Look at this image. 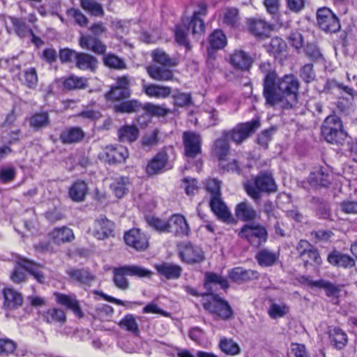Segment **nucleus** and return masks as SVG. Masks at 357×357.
Segmentation results:
<instances>
[{
	"instance_id": "obj_1",
	"label": "nucleus",
	"mask_w": 357,
	"mask_h": 357,
	"mask_svg": "<svg viewBox=\"0 0 357 357\" xmlns=\"http://www.w3.org/2000/svg\"><path fill=\"white\" fill-rule=\"evenodd\" d=\"M300 86V81L294 74H286L281 77L277 76L272 88L263 95L265 105L273 108H293L298 102Z\"/></svg>"
},
{
	"instance_id": "obj_2",
	"label": "nucleus",
	"mask_w": 357,
	"mask_h": 357,
	"mask_svg": "<svg viewBox=\"0 0 357 357\" xmlns=\"http://www.w3.org/2000/svg\"><path fill=\"white\" fill-rule=\"evenodd\" d=\"M342 127V121L337 116H328L321 127V132L326 141L331 144H343L347 134Z\"/></svg>"
},
{
	"instance_id": "obj_3",
	"label": "nucleus",
	"mask_w": 357,
	"mask_h": 357,
	"mask_svg": "<svg viewBox=\"0 0 357 357\" xmlns=\"http://www.w3.org/2000/svg\"><path fill=\"white\" fill-rule=\"evenodd\" d=\"M245 188L250 197L258 200L261 198V192H273L277 188L271 174L261 173L255 178L253 183L246 184Z\"/></svg>"
},
{
	"instance_id": "obj_4",
	"label": "nucleus",
	"mask_w": 357,
	"mask_h": 357,
	"mask_svg": "<svg viewBox=\"0 0 357 357\" xmlns=\"http://www.w3.org/2000/svg\"><path fill=\"white\" fill-rule=\"evenodd\" d=\"M203 307L211 314L222 320L234 317V312L229 303L218 294H212L211 300L203 303Z\"/></svg>"
},
{
	"instance_id": "obj_5",
	"label": "nucleus",
	"mask_w": 357,
	"mask_h": 357,
	"mask_svg": "<svg viewBox=\"0 0 357 357\" xmlns=\"http://www.w3.org/2000/svg\"><path fill=\"white\" fill-rule=\"evenodd\" d=\"M238 235L245 238L254 247L259 248L267 241L268 231L260 224H247L241 229Z\"/></svg>"
},
{
	"instance_id": "obj_6",
	"label": "nucleus",
	"mask_w": 357,
	"mask_h": 357,
	"mask_svg": "<svg viewBox=\"0 0 357 357\" xmlns=\"http://www.w3.org/2000/svg\"><path fill=\"white\" fill-rule=\"evenodd\" d=\"M259 121L258 119H252L244 123L237 125L232 130L229 131H223L224 136H227L229 139H231L234 142L237 144L242 143L252 133L259 127Z\"/></svg>"
},
{
	"instance_id": "obj_7",
	"label": "nucleus",
	"mask_w": 357,
	"mask_h": 357,
	"mask_svg": "<svg viewBox=\"0 0 357 357\" xmlns=\"http://www.w3.org/2000/svg\"><path fill=\"white\" fill-rule=\"evenodd\" d=\"M296 250L305 268L309 265L319 266L321 264L322 260L317 249L308 241L301 240L296 246Z\"/></svg>"
},
{
	"instance_id": "obj_8",
	"label": "nucleus",
	"mask_w": 357,
	"mask_h": 357,
	"mask_svg": "<svg viewBox=\"0 0 357 357\" xmlns=\"http://www.w3.org/2000/svg\"><path fill=\"white\" fill-rule=\"evenodd\" d=\"M114 228L115 225L112 221L105 215H100L94 220L89 232L97 240L104 241L114 236Z\"/></svg>"
},
{
	"instance_id": "obj_9",
	"label": "nucleus",
	"mask_w": 357,
	"mask_h": 357,
	"mask_svg": "<svg viewBox=\"0 0 357 357\" xmlns=\"http://www.w3.org/2000/svg\"><path fill=\"white\" fill-rule=\"evenodd\" d=\"M317 20L320 29L326 32L336 33L340 29L338 18L328 8L323 7L318 9Z\"/></svg>"
},
{
	"instance_id": "obj_10",
	"label": "nucleus",
	"mask_w": 357,
	"mask_h": 357,
	"mask_svg": "<svg viewBox=\"0 0 357 357\" xmlns=\"http://www.w3.org/2000/svg\"><path fill=\"white\" fill-rule=\"evenodd\" d=\"M183 142L185 155L188 158H195L202 153V137L199 134L187 131L183 134Z\"/></svg>"
},
{
	"instance_id": "obj_11",
	"label": "nucleus",
	"mask_w": 357,
	"mask_h": 357,
	"mask_svg": "<svg viewBox=\"0 0 357 357\" xmlns=\"http://www.w3.org/2000/svg\"><path fill=\"white\" fill-rule=\"evenodd\" d=\"M129 156L127 148L123 146H107L99 157L109 164L124 162Z\"/></svg>"
},
{
	"instance_id": "obj_12",
	"label": "nucleus",
	"mask_w": 357,
	"mask_h": 357,
	"mask_svg": "<svg viewBox=\"0 0 357 357\" xmlns=\"http://www.w3.org/2000/svg\"><path fill=\"white\" fill-rule=\"evenodd\" d=\"M178 254L182 261L188 264L199 263L204 259L202 250L190 243H182L178 245Z\"/></svg>"
},
{
	"instance_id": "obj_13",
	"label": "nucleus",
	"mask_w": 357,
	"mask_h": 357,
	"mask_svg": "<svg viewBox=\"0 0 357 357\" xmlns=\"http://www.w3.org/2000/svg\"><path fill=\"white\" fill-rule=\"evenodd\" d=\"M167 232L183 237L189 235L190 229L184 216L174 214L168 220Z\"/></svg>"
},
{
	"instance_id": "obj_14",
	"label": "nucleus",
	"mask_w": 357,
	"mask_h": 357,
	"mask_svg": "<svg viewBox=\"0 0 357 357\" xmlns=\"http://www.w3.org/2000/svg\"><path fill=\"white\" fill-rule=\"evenodd\" d=\"M126 243L137 251L146 250L149 246L146 236L138 229H132L124 234Z\"/></svg>"
},
{
	"instance_id": "obj_15",
	"label": "nucleus",
	"mask_w": 357,
	"mask_h": 357,
	"mask_svg": "<svg viewBox=\"0 0 357 357\" xmlns=\"http://www.w3.org/2000/svg\"><path fill=\"white\" fill-rule=\"evenodd\" d=\"M54 295L57 303L72 310L78 317H83L84 314L79 306V303L75 295H66L59 292H55Z\"/></svg>"
},
{
	"instance_id": "obj_16",
	"label": "nucleus",
	"mask_w": 357,
	"mask_h": 357,
	"mask_svg": "<svg viewBox=\"0 0 357 357\" xmlns=\"http://www.w3.org/2000/svg\"><path fill=\"white\" fill-rule=\"evenodd\" d=\"M49 236L58 245L70 243L75 239L73 231L66 226L54 228L50 232Z\"/></svg>"
},
{
	"instance_id": "obj_17",
	"label": "nucleus",
	"mask_w": 357,
	"mask_h": 357,
	"mask_svg": "<svg viewBox=\"0 0 357 357\" xmlns=\"http://www.w3.org/2000/svg\"><path fill=\"white\" fill-rule=\"evenodd\" d=\"M231 65L237 70L248 71L252 66L253 59L250 55L243 50L235 51L230 57Z\"/></svg>"
},
{
	"instance_id": "obj_18",
	"label": "nucleus",
	"mask_w": 357,
	"mask_h": 357,
	"mask_svg": "<svg viewBox=\"0 0 357 357\" xmlns=\"http://www.w3.org/2000/svg\"><path fill=\"white\" fill-rule=\"evenodd\" d=\"M85 137V133L79 127L66 128L61 131L59 139L63 144H72L80 142Z\"/></svg>"
},
{
	"instance_id": "obj_19",
	"label": "nucleus",
	"mask_w": 357,
	"mask_h": 357,
	"mask_svg": "<svg viewBox=\"0 0 357 357\" xmlns=\"http://www.w3.org/2000/svg\"><path fill=\"white\" fill-rule=\"evenodd\" d=\"M155 267L158 274L167 280H176L181 275L182 268L175 264L162 262L156 264Z\"/></svg>"
},
{
	"instance_id": "obj_20",
	"label": "nucleus",
	"mask_w": 357,
	"mask_h": 357,
	"mask_svg": "<svg viewBox=\"0 0 357 357\" xmlns=\"http://www.w3.org/2000/svg\"><path fill=\"white\" fill-rule=\"evenodd\" d=\"M230 150L229 139L227 136H224L222 132L220 138L217 139L214 142V153L220 161V167L225 168V162Z\"/></svg>"
},
{
	"instance_id": "obj_21",
	"label": "nucleus",
	"mask_w": 357,
	"mask_h": 357,
	"mask_svg": "<svg viewBox=\"0 0 357 357\" xmlns=\"http://www.w3.org/2000/svg\"><path fill=\"white\" fill-rule=\"evenodd\" d=\"M79 45L82 48L92 51L97 54H103L107 50V46L101 40L89 35L80 37Z\"/></svg>"
},
{
	"instance_id": "obj_22",
	"label": "nucleus",
	"mask_w": 357,
	"mask_h": 357,
	"mask_svg": "<svg viewBox=\"0 0 357 357\" xmlns=\"http://www.w3.org/2000/svg\"><path fill=\"white\" fill-rule=\"evenodd\" d=\"M98 63V59L95 56L85 52H78L75 61V66L78 69L91 72L96 70Z\"/></svg>"
},
{
	"instance_id": "obj_23",
	"label": "nucleus",
	"mask_w": 357,
	"mask_h": 357,
	"mask_svg": "<svg viewBox=\"0 0 357 357\" xmlns=\"http://www.w3.org/2000/svg\"><path fill=\"white\" fill-rule=\"evenodd\" d=\"M328 334L331 344L337 349H342L348 342L347 333L336 326L328 328Z\"/></svg>"
},
{
	"instance_id": "obj_24",
	"label": "nucleus",
	"mask_w": 357,
	"mask_h": 357,
	"mask_svg": "<svg viewBox=\"0 0 357 357\" xmlns=\"http://www.w3.org/2000/svg\"><path fill=\"white\" fill-rule=\"evenodd\" d=\"M199 10L194 13L192 19L189 22V28H192V34L194 36L202 34L205 27L204 21L199 15L206 14L207 6L205 3L202 2L199 4Z\"/></svg>"
},
{
	"instance_id": "obj_25",
	"label": "nucleus",
	"mask_w": 357,
	"mask_h": 357,
	"mask_svg": "<svg viewBox=\"0 0 357 357\" xmlns=\"http://www.w3.org/2000/svg\"><path fill=\"white\" fill-rule=\"evenodd\" d=\"M167 67V66L152 65L146 68V72L153 79L156 81H170L174 79V73L172 70Z\"/></svg>"
},
{
	"instance_id": "obj_26",
	"label": "nucleus",
	"mask_w": 357,
	"mask_h": 357,
	"mask_svg": "<svg viewBox=\"0 0 357 357\" xmlns=\"http://www.w3.org/2000/svg\"><path fill=\"white\" fill-rule=\"evenodd\" d=\"M210 207L212 211L225 222H230L231 215L225 203L220 199V196L212 197L210 201Z\"/></svg>"
},
{
	"instance_id": "obj_27",
	"label": "nucleus",
	"mask_w": 357,
	"mask_h": 357,
	"mask_svg": "<svg viewBox=\"0 0 357 357\" xmlns=\"http://www.w3.org/2000/svg\"><path fill=\"white\" fill-rule=\"evenodd\" d=\"M235 213L239 220L245 222L253 221L258 217L257 211L247 202H243L237 204Z\"/></svg>"
},
{
	"instance_id": "obj_28",
	"label": "nucleus",
	"mask_w": 357,
	"mask_h": 357,
	"mask_svg": "<svg viewBox=\"0 0 357 357\" xmlns=\"http://www.w3.org/2000/svg\"><path fill=\"white\" fill-rule=\"evenodd\" d=\"M228 276L234 282H241L257 278L258 272L236 267L229 271Z\"/></svg>"
},
{
	"instance_id": "obj_29",
	"label": "nucleus",
	"mask_w": 357,
	"mask_h": 357,
	"mask_svg": "<svg viewBox=\"0 0 357 357\" xmlns=\"http://www.w3.org/2000/svg\"><path fill=\"white\" fill-rule=\"evenodd\" d=\"M327 259L331 265L338 267L347 268L355 265V261L351 257L337 251L330 253Z\"/></svg>"
},
{
	"instance_id": "obj_30",
	"label": "nucleus",
	"mask_w": 357,
	"mask_h": 357,
	"mask_svg": "<svg viewBox=\"0 0 357 357\" xmlns=\"http://www.w3.org/2000/svg\"><path fill=\"white\" fill-rule=\"evenodd\" d=\"M143 91L149 97L166 98L172 93V88L159 84H143Z\"/></svg>"
},
{
	"instance_id": "obj_31",
	"label": "nucleus",
	"mask_w": 357,
	"mask_h": 357,
	"mask_svg": "<svg viewBox=\"0 0 357 357\" xmlns=\"http://www.w3.org/2000/svg\"><path fill=\"white\" fill-rule=\"evenodd\" d=\"M308 182L313 188L327 187L330 184V175L320 168L310 173Z\"/></svg>"
},
{
	"instance_id": "obj_32",
	"label": "nucleus",
	"mask_w": 357,
	"mask_h": 357,
	"mask_svg": "<svg viewBox=\"0 0 357 357\" xmlns=\"http://www.w3.org/2000/svg\"><path fill=\"white\" fill-rule=\"evenodd\" d=\"M260 71L265 75L263 80V95L266 91L272 88V84L275 81L278 76L276 72L272 69L271 64L269 62L261 63L259 66Z\"/></svg>"
},
{
	"instance_id": "obj_33",
	"label": "nucleus",
	"mask_w": 357,
	"mask_h": 357,
	"mask_svg": "<svg viewBox=\"0 0 357 357\" xmlns=\"http://www.w3.org/2000/svg\"><path fill=\"white\" fill-rule=\"evenodd\" d=\"M18 264L20 266H22L24 270L32 275L38 282L40 283L44 282L45 277L42 271V266L25 259L20 261Z\"/></svg>"
},
{
	"instance_id": "obj_34",
	"label": "nucleus",
	"mask_w": 357,
	"mask_h": 357,
	"mask_svg": "<svg viewBox=\"0 0 357 357\" xmlns=\"http://www.w3.org/2000/svg\"><path fill=\"white\" fill-rule=\"evenodd\" d=\"M250 31L256 37L262 38L266 36L270 27L264 20L256 18H250L248 20Z\"/></svg>"
},
{
	"instance_id": "obj_35",
	"label": "nucleus",
	"mask_w": 357,
	"mask_h": 357,
	"mask_svg": "<svg viewBox=\"0 0 357 357\" xmlns=\"http://www.w3.org/2000/svg\"><path fill=\"white\" fill-rule=\"evenodd\" d=\"M192 31V28H189L188 20H183L181 24L177 25L175 27L174 36L175 40L178 44L184 46L188 50H190L191 47L187 38V32Z\"/></svg>"
},
{
	"instance_id": "obj_36",
	"label": "nucleus",
	"mask_w": 357,
	"mask_h": 357,
	"mask_svg": "<svg viewBox=\"0 0 357 357\" xmlns=\"http://www.w3.org/2000/svg\"><path fill=\"white\" fill-rule=\"evenodd\" d=\"M278 255L268 249L260 250L256 255L255 259L261 266L268 267L275 264L278 259Z\"/></svg>"
},
{
	"instance_id": "obj_37",
	"label": "nucleus",
	"mask_w": 357,
	"mask_h": 357,
	"mask_svg": "<svg viewBox=\"0 0 357 357\" xmlns=\"http://www.w3.org/2000/svg\"><path fill=\"white\" fill-rule=\"evenodd\" d=\"M68 275L74 280L84 285H90L96 276L86 269H70L67 271Z\"/></svg>"
},
{
	"instance_id": "obj_38",
	"label": "nucleus",
	"mask_w": 357,
	"mask_h": 357,
	"mask_svg": "<svg viewBox=\"0 0 357 357\" xmlns=\"http://www.w3.org/2000/svg\"><path fill=\"white\" fill-rule=\"evenodd\" d=\"M167 162V155L165 153L157 154L148 164L146 172L150 175L159 173L166 165Z\"/></svg>"
},
{
	"instance_id": "obj_39",
	"label": "nucleus",
	"mask_w": 357,
	"mask_h": 357,
	"mask_svg": "<svg viewBox=\"0 0 357 357\" xmlns=\"http://www.w3.org/2000/svg\"><path fill=\"white\" fill-rule=\"evenodd\" d=\"M113 282L115 286L119 289L126 291L129 289L130 283L128 280L126 278L127 271L124 267H116L112 269Z\"/></svg>"
},
{
	"instance_id": "obj_40",
	"label": "nucleus",
	"mask_w": 357,
	"mask_h": 357,
	"mask_svg": "<svg viewBox=\"0 0 357 357\" xmlns=\"http://www.w3.org/2000/svg\"><path fill=\"white\" fill-rule=\"evenodd\" d=\"M118 136L120 142H133L139 137V129L135 126H123L118 130Z\"/></svg>"
},
{
	"instance_id": "obj_41",
	"label": "nucleus",
	"mask_w": 357,
	"mask_h": 357,
	"mask_svg": "<svg viewBox=\"0 0 357 357\" xmlns=\"http://www.w3.org/2000/svg\"><path fill=\"white\" fill-rule=\"evenodd\" d=\"M63 87L69 91L85 89L88 87V79L84 77H77L72 75L65 79Z\"/></svg>"
},
{
	"instance_id": "obj_42",
	"label": "nucleus",
	"mask_w": 357,
	"mask_h": 357,
	"mask_svg": "<svg viewBox=\"0 0 357 357\" xmlns=\"http://www.w3.org/2000/svg\"><path fill=\"white\" fill-rule=\"evenodd\" d=\"M143 104L137 100H130L123 101L119 105L114 106V110L121 113H132L137 112L142 109Z\"/></svg>"
},
{
	"instance_id": "obj_43",
	"label": "nucleus",
	"mask_w": 357,
	"mask_h": 357,
	"mask_svg": "<svg viewBox=\"0 0 357 357\" xmlns=\"http://www.w3.org/2000/svg\"><path fill=\"white\" fill-rule=\"evenodd\" d=\"M86 192V183L81 181H76L69 190L70 197L75 202L82 201Z\"/></svg>"
},
{
	"instance_id": "obj_44",
	"label": "nucleus",
	"mask_w": 357,
	"mask_h": 357,
	"mask_svg": "<svg viewBox=\"0 0 357 357\" xmlns=\"http://www.w3.org/2000/svg\"><path fill=\"white\" fill-rule=\"evenodd\" d=\"M43 318L48 324L58 322L63 324L66 321L65 312L58 308L50 309L45 312L43 314Z\"/></svg>"
},
{
	"instance_id": "obj_45",
	"label": "nucleus",
	"mask_w": 357,
	"mask_h": 357,
	"mask_svg": "<svg viewBox=\"0 0 357 357\" xmlns=\"http://www.w3.org/2000/svg\"><path fill=\"white\" fill-rule=\"evenodd\" d=\"M4 305L8 308H13L22 304L21 294L13 289H6L3 291Z\"/></svg>"
},
{
	"instance_id": "obj_46",
	"label": "nucleus",
	"mask_w": 357,
	"mask_h": 357,
	"mask_svg": "<svg viewBox=\"0 0 357 357\" xmlns=\"http://www.w3.org/2000/svg\"><path fill=\"white\" fill-rule=\"evenodd\" d=\"M119 327L135 335H139V329L135 317L132 314H126L119 323Z\"/></svg>"
},
{
	"instance_id": "obj_47",
	"label": "nucleus",
	"mask_w": 357,
	"mask_h": 357,
	"mask_svg": "<svg viewBox=\"0 0 357 357\" xmlns=\"http://www.w3.org/2000/svg\"><path fill=\"white\" fill-rule=\"evenodd\" d=\"M80 6L93 16L102 17L105 14L102 5L95 0H80Z\"/></svg>"
},
{
	"instance_id": "obj_48",
	"label": "nucleus",
	"mask_w": 357,
	"mask_h": 357,
	"mask_svg": "<svg viewBox=\"0 0 357 357\" xmlns=\"http://www.w3.org/2000/svg\"><path fill=\"white\" fill-rule=\"evenodd\" d=\"M210 47L213 50H220L227 44L226 36L221 30H215L208 38Z\"/></svg>"
},
{
	"instance_id": "obj_49",
	"label": "nucleus",
	"mask_w": 357,
	"mask_h": 357,
	"mask_svg": "<svg viewBox=\"0 0 357 357\" xmlns=\"http://www.w3.org/2000/svg\"><path fill=\"white\" fill-rule=\"evenodd\" d=\"M204 276V286L206 288H209L211 284H219L223 289H226L229 287L227 280L221 275L211 272H206Z\"/></svg>"
},
{
	"instance_id": "obj_50",
	"label": "nucleus",
	"mask_w": 357,
	"mask_h": 357,
	"mask_svg": "<svg viewBox=\"0 0 357 357\" xmlns=\"http://www.w3.org/2000/svg\"><path fill=\"white\" fill-rule=\"evenodd\" d=\"M153 60L162 66L174 67L177 65L176 59L169 57L164 51L156 50L153 52Z\"/></svg>"
},
{
	"instance_id": "obj_51",
	"label": "nucleus",
	"mask_w": 357,
	"mask_h": 357,
	"mask_svg": "<svg viewBox=\"0 0 357 357\" xmlns=\"http://www.w3.org/2000/svg\"><path fill=\"white\" fill-rule=\"evenodd\" d=\"M130 95V89H121L114 86L111 88V90L106 93L105 96L108 100L119 101L129 98Z\"/></svg>"
},
{
	"instance_id": "obj_52",
	"label": "nucleus",
	"mask_w": 357,
	"mask_h": 357,
	"mask_svg": "<svg viewBox=\"0 0 357 357\" xmlns=\"http://www.w3.org/2000/svg\"><path fill=\"white\" fill-rule=\"evenodd\" d=\"M159 130L154 129L144 134L141 140L142 146L145 149H150L156 146L159 142Z\"/></svg>"
},
{
	"instance_id": "obj_53",
	"label": "nucleus",
	"mask_w": 357,
	"mask_h": 357,
	"mask_svg": "<svg viewBox=\"0 0 357 357\" xmlns=\"http://www.w3.org/2000/svg\"><path fill=\"white\" fill-rule=\"evenodd\" d=\"M128 178H119L111 184V188L118 198H121L128 191Z\"/></svg>"
},
{
	"instance_id": "obj_54",
	"label": "nucleus",
	"mask_w": 357,
	"mask_h": 357,
	"mask_svg": "<svg viewBox=\"0 0 357 357\" xmlns=\"http://www.w3.org/2000/svg\"><path fill=\"white\" fill-rule=\"evenodd\" d=\"M104 64L110 68L116 70H122L126 68V64L120 57L113 54L105 55L103 58Z\"/></svg>"
},
{
	"instance_id": "obj_55",
	"label": "nucleus",
	"mask_w": 357,
	"mask_h": 357,
	"mask_svg": "<svg viewBox=\"0 0 357 357\" xmlns=\"http://www.w3.org/2000/svg\"><path fill=\"white\" fill-rule=\"evenodd\" d=\"M29 123L34 129L46 127L50 123L49 115L47 112L36 113L31 117Z\"/></svg>"
},
{
	"instance_id": "obj_56",
	"label": "nucleus",
	"mask_w": 357,
	"mask_h": 357,
	"mask_svg": "<svg viewBox=\"0 0 357 357\" xmlns=\"http://www.w3.org/2000/svg\"><path fill=\"white\" fill-rule=\"evenodd\" d=\"M220 348L227 355L234 356L240 353V347L232 340L222 339L220 342Z\"/></svg>"
},
{
	"instance_id": "obj_57",
	"label": "nucleus",
	"mask_w": 357,
	"mask_h": 357,
	"mask_svg": "<svg viewBox=\"0 0 357 357\" xmlns=\"http://www.w3.org/2000/svg\"><path fill=\"white\" fill-rule=\"evenodd\" d=\"M127 275L137 278H150L152 275V272L137 265H126L124 266Z\"/></svg>"
},
{
	"instance_id": "obj_58",
	"label": "nucleus",
	"mask_w": 357,
	"mask_h": 357,
	"mask_svg": "<svg viewBox=\"0 0 357 357\" xmlns=\"http://www.w3.org/2000/svg\"><path fill=\"white\" fill-rule=\"evenodd\" d=\"M299 75L303 81L305 83H310L313 82L316 77L313 64L307 63L302 66L299 71Z\"/></svg>"
},
{
	"instance_id": "obj_59",
	"label": "nucleus",
	"mask_w": 357,
	"mask_h": 357,
	"mask_svg": "<svg viewBox=\"0 0 357 357\" xmlns=\"http://www.w3.org/2000/svg\"><path fill=\"white\" fill-rule=\"evenodd\" d=\"M146 223L153 229L160 232H167L168 220L165 221L153 216L146 217Z\"/></svg>"
},
{
	"instance_id": "obj_60",
	"label": "nucleus",
	"mask_w": 357,
	"mask_h": 357,
	"mask_svg": "<svg viewBox=\"0 0 357 357\" xmlns=\"http://www.w3.org/2000/svg\"><path fill=\"white\" fill-rule=\"evenodd\" d=\"M13 25L15 28L16 33L20 37H24L28 33H33V31L26 25V24L18 18L13 17L11 19Z\"/></svg>"
},
{
	"instance_id": "obj_61",
	"label": "nucleus",
	"mask_w": 357,
	"mask_h": 357,
	"mask_svg": "<svg viewBox=\"0 0 357 357\" xmlns=\"http://www.w3.org/2000/svg\"><path fill=\"white\" fill-rule=\"evenodd\" d=\"M16 343L8 338H0V356H7L16 349Z\"/></svg>"
},
{
	"instance_id": "obj_62",
	"label": "nucleus",
	"mask_w": 357,
	"mask_h": 357,
	"mask_svg": "<svg viewBox=\"0 0 357 357\" xmlns=\"http://www.w3.org/2000/svg\"><path fill=\"white\" fill-rule=\"evenodd\" d=\"M305 52L314 61H319L323 59V55L319 48L314 43H307L305 48Z\"/></svg>"
},
{
	"instance_id": "obj_63",
	"label": "nucleus",
	"mask_w": 357,
	"mask_h": 357,
	"mask_svg": "<svg viewBox=\"0 0 357 357\" xmlns=\"http://www.w3.org/2000/svg\"><path fill=\"white\" fill-rule=\"evenodd\" d=\"M67 13L69 16H72L75 19V22L80 26H87L89 23L88 18L79 9L70 8L68 10Z\"/></svg>"
},
{
	"instance_id": "obj_64",
	"label": "nucleus",
	"mask_w": 357,
	"mask_h": 357,
	"mask_svg": "<svg viewBox=\"0 0 357 357\" xmlns=\"http://www.w3.org/2000/svg\"><path fill=\"white\" fill-rule=\"evenodd\" d=\"M25 84L29 88H34L38 83V76L35 68H31L25 70L23 73Z\"/></svg>"
}]
</instances>
